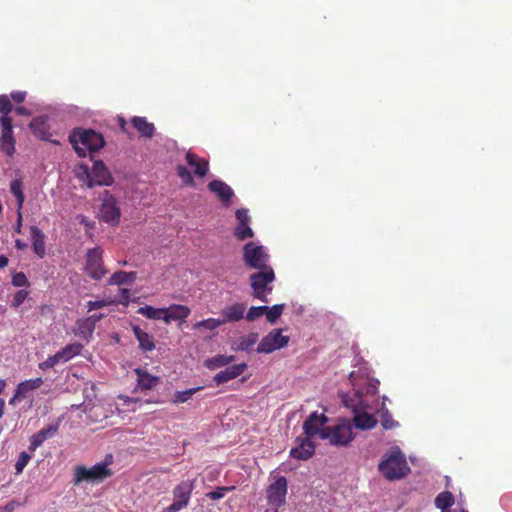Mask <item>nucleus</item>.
I'll use <instances>...</instances> for the list:
<instances>
[{
    "mask_svg": "<svg viewBox=\"0 0 512 512\" xmlns=\"http://www.w3.org/2000/svg\"><path fill=\"white\" fill-rule=\"evenodd\" d=\"M0 151L12 157L15 154L16 140L13 135V120L11 117H0Z\"/></svg>",
    "mask_w": 512,
    "mask_h": 512,
    "instance_id": "9d476101",
    "label": "nucleus"
},
{
    "mask_svg": "<svg viewBox=\"0 0 512 512\" xmlns=\"http://www.w3.org/2000/svg\"><path fill=\"white\" fill-rule=\"evenodd\" d=\"M19 505V502L12 500L8 502L4 507H1L2 512H13Z\"/></svg>",
    "mask_w": 512,
    "mask_h": 512,
    "instance_id": "5fc2aeb1",
    "label": "nucleus"
},
{
    "mask_svg": "<svg viewBox=\"0 0 512 512\" xmlns=\"http://www.w3.org/2000/svg\"><path fill=\"white\" fill-rule=\"evenodd\" d=\"M112 183V177L102 161H96L88 174V187L109 186Z\"/></svg>",
    "mask_w": 512,
    "mask_h": 512,
    "instance_id": "ddd939ff",
    "label": "nucleus"
},
{
    "mask_svg": "<svg viewBox=\"0 0 512 512\" xmlns=\"http://www.w3.org/2000/svg\"><path fill=\"white\" fill-rule=\"evenodd\" d=\"M236 357L234 355H216L211 358H208L204 362V366L209 370H215L224 366L229 365L234 362Z\"/></svg>",
    "mask_w": 512,
    "mask_h": 512,
    "instance_id": "c85d7f7f",
    "label": "nucleus"
},
{
    "mask_svg": "<svg viewBox=\"0 0 512 512\" xmlns=\"http://www.w3.org/2000/svg\"><path fill=\"white\" fill-rule=\"evenodd\" d=\"M246 306L243 303H234L230 306H226L221 311L222 321L224 324L229 322H237L244 317Z\"/></svg>",
    "mask_w": 512,
    "mask_h": 512,
    "instance_id": "412c9836",
    "label": "nucleus"
},
{
    "mask_svg": "<svg viewBox=\"0 0 512 512\" xmlns=\"http://www.w3.org/2000/svg\"><path fill=\"white\" fill-rule=\"evenodd\" d=\"M354 394L356 396L355 400H349L348 396L343 398V403L346 407L351 408L354 412V424L357 428L362 430H369L376 426L377 420L375 417L368 413H359V409L362 407L363 400L362 395L359 391L354 390Z\"/></svg>",
    "mask_w": 512,
    "mask_h": 512,
    "instance_id": "423d86ee",
    "label": "nucleus"
},
{
    "mask_svg": "<svg viewBox=\"0 0 512 512\" xmlns=\"http://www.w3.org/2000/svg\"><path fill=\"white\" fill-rule=\"evenodd\" d=\"M135 374L137 376V386L141 390H151L160 382V378L158 376H154L141 368L135 369Z\"/></svg>",
    "mask_w": 512,
    "mask_h": 512,
    "instance_id": "b1692460",
    "label": "nucleus"
},
{
    "mask_svg": "<svg viewBox=\"0 0 512 512\" xmlns=\"http://www.w3.org/2000/svg\"><path fill=\"white\" fill-rule=\"evenodd\" d=\"M247 369L246 363H240L227 367L225 370L217 373L213 380L217 385L226 383L240 376Z\"/></svg>",
    "mask_w": 512,
    "mask_h": 512,
    "instance_id": "6ab92c4d",
    "label": "nucleus"
},
{
    "mask_svg": "<svg viewBox=\"0 0 512 512\" xmlns=\"http://www.w3.org/2000/svg\"><path fill=\"white\" fill-rule=\"evenodd\" d=\"M327 439L330 444L335 446H346L353 440L351 426L346 423L338 424L333 428L329 427Z\"/></svg>",
    "mask_w": 512,
    "mask_h": 512,
    "instance_id": "f8f14e48",
    "label": "nucleus"
},
{
    "mask_svg": "<svg viewBox=\"0 0 512 512\" xmlns=\"http://www.w3.org/2000/svg\"><path fill=\"white\" fill-rule=\"evenodd\" d=\"M11 98L16 102V103H22L25 101V98H26V92H23V91H16V92H12L11 93Z\"/></svg>",
    "mask_w": 512,
    "mask_h": 512,
    "instance_id": "864d4df0",
    "label": "nucleus"
},
{
    "mask_svg": "<svg viewBox=\"0 0 512 512\" xmlns=\"http://www.w3.org/2000/svg\"><path fill=\"white\" fill-rule=\"evenodd\" d=\"M10 192L15 196L17 200V210H21L25 200L23 193V183L21 179H15L10 184Z\"/></svg>",
    "mask_w": 512,
    "mask_h": 512,
    "instance_id": "f704fd0d",
    "label": "nucleus"
},
{
    "mask_svg": "<svg viewBox=\"0 0 512 512\" xmlns=\"http://www.w3.org/2000/svg\"><path fill=\"white\" fill-rule=\"evenodd\" d=\"M99 217L101 221L106 222L111 226L119 224L121 212L113 197L103 201L100 207Z\"/></svg>",
    "mask_w": 512,
    "mask_h": 512,
    "instance_id": "4468645a",
    "label": "nucleus"
},
{
    "mask_svg": "<svg viewBox=\"0 0 512 512\" xmlns=\"http://www.w3.org/2000/svg\"><path fill=\"white\" fill-rule=\"evenodd\" d=\"M284 310L283 304H277L272 307H267L265 310L266 319L270 323H275L276 320L281 316Z\"/></svg>",
    "mask_w": 512,
    "mask_h": 512,
    "instance_id": "58836bf2",
    "label": "nucleus"
},
{
    "mask_svg": "<svg viewBox=\"0 0 512 512\" xmlns=\"http://www.w3.org/2000/svg\"><path fill=\"white\" fill-rule=\"evenodd\" d=\"M176 172L179 178L183 181L185 185L193 186L194 179L190 171L183 165H178L176 167Z\"/></svg>",
    "mask_w": 512,
    "mask_h": 512,
    "instance_id": "a19ab883",
    "label": "nucleus"
},
{
    "mask_svg": "<svg viewBox=\"0 0 512 512\" xmlns=\"http://www.w3.org/2000/svg\"><path fill=\"white\" fill-rule=\"evenodd\" d=\"M125 125H126L125 120L124 119H120V126H121L123 131L125 130Z\"/></svg>",
    "mask_w": 512,
    "mask_h": 512,
    "instance_id": "338daca9",
    "label": "nucleus"
},
{
    "mask_svg": "<svg viewBox=\"0 0 512 512\" xmlns=\"http://www.w3.org/2000/svg\"><path fill=\"white\" fill-rule=\"evenodd\" d=\"M258 338V333L255 332H251L247 335L241 336L237 339V347L235 349L238 351L250 352L253 350V347L257 343Z\"/></svg>",
    "mask_w": 512,
    "mask_h": 512,
    "instance_id": "7c9ffc66",
    "label": "nucleus"
},
{
    "mask_svg": "<svg viewBox=\"0 0 512 512\" xmlns=\"http://www.w3.org/2000/svg\"><path fill=\"white\" fill-rule=\"evenodd\" d=\"M30 234H31L32 249H33L34 253L39 258H44L46 255L44 233L37 226H31Z\"/></svg>",
    "mask_w": 512,
    "mask_h": 512,
    "instance_id": "5701e85b",
    "label": "nucleus"
},
{
    "mask_svg": "<svg viewBox=\"0 0 512 512\" xmlns=\"http://www.w3.org/2000/svg\"><path fill=\"white\" fill-rule=\"evenodd\" d=\"M454 495L449 491L441 492L435 498V506L438 509L445 510L454 504Z\"/></svg>",
    "mask_w": 512,
    "mask_h": 512,
    "instance_id": "c9c22d12",
    "label": "nucleus"
},
{
    "mask_svg": "<svg viewBox=\"0 0 512 512\" xmlns=\"http://www.w3.org/2000/svg\"><path fill=\"white\" fill-rule=\"evenodd\" d=\"M12 284L15 287H23V286H28L29 282H28L26 275L23 272H18L13 275Z\"/></svg>",
    "mask_w": 512,
    "mask_h": 512,
    "instance_id": "8fccbe9b",
    "label": "nucleus"
},
{
    "mask_svg": "<svg viewBox=\"0 0 512 512\" xmlns=\"http://www.w3.org/2000/svg\"><path fill=\"white\" fill-rule=\"evenodd\" d=\"M288 490L287 479L284 476L278 477L272 484L267 488V501L269 504L275 506L278 509L286 502V495Z\"/></svg>",
    "mask_w": 512,
    "mask_h": 512,
    "instance_id": "9b49d317",
    "label": "nucleus"
},
{
    "mask_svg": "<svg viewBox=\"0 0 512 512\" xmlns=\"http://www.w3.org/2000/svg\"><path fill=\"white\" fill-rule=\"evenodd\" d=\"M265 310H267V306H253L248 310L246 319L248 321H254L257 318L261 317L263 314H265Z\"/></svg>",
    "mask_w": 512,
    "mask_h": 512,
    "instance_id": "49530a36",
    "label": "nucleus"
},
{
    "mask_svg": "<svg viewBox=\"0 0 512 512\" xmlns=\"http://www.w3.org/2000/svg\"><path fill=\"white\" fill-rule=\"evenodd\" d=\"M8 258L5 255H0V269L5 268L8 265Z\"/></svg>",
    "mask_w": 512,
    "mask_h": 512,
    "instance_id": "680f3d73",
    "label": "nucleus"
},
{
    "mask_svg": "<svg viewBox=\"0 0 512 512\" xmlns=\"http://www.w3.org/2000/svg\"><path fill=\"white\" fill-rule=\"evenodd\" d=\"M95 328L96 327L93 325L92 320L87 318L80 319L76 322L75 334L89 342Z\"/></svg>",
    "mask_w": 512,
    "mask_h": 512,
    "instance_id": "c756f323",
    "label": "nucleus"
},
{
    "mask_svg": "<svg viewBox=\"0 0 512 512\" xmlns=\"http://www.w3.org/2000/svg\"><path fill=\"white\" fill-rule=\"evenodd\" d=\"M199 390H201V387L191 388L184 391H177L172 398V402L175 404L185 403Z\"/></svg>",
    "mask_w": 512,
    "mask_h": 512,
    "instance_id": "4c0bfd02",
    "label": "nucleus"
},
{
    "mask_svg": "<svg viewBox=\"0 0 512 512\" xmlns=\"http://www.w3.org/2000/svg\"><path fill=\"white\" fill-rule=\"evenodd\" d=\"M61 363L57 354L49 356L45 361L39 363V368L41 370H48Z\"/></svg>",
    "mask_w": 512,
    "mask_h": 512,
    "instance_id": "09e8293b",
    "label": "nucleus"
},
{
    "mask_svg": "<svg viewBox=\"0 0 512 512\" xmlns=\"http://www.w3.org/2000/svg\"><path fill=\"white\" fill-rule=\"evenodd\" d=\"M275 280V273L272 267L258 270L249 277L253 296L262 302H268L267 296L271 294L273 287L271 283Z\"/></svg>",
    "mask_w": 512,
    "mask_h": 512,
    "instance_id": "20e7f679",
    "label": "nucleus"
},
{
    "mask_svg": "<svg viewBox=\"0 0 512 512\" xmlns=\"http://www.w3.org/2000/svg\"><path fill=\"white\" fill-rule=\"evenodd\" d=\"M103 316V314H94L86 318L92 320L93 325L96 327L97 322L100 321L103 318Z\"/></svg>",
    "mask_w": 512,
    "mask_h": 512,
    "instance_id": "13d9d810",
    "label": "nucleus"
},
{
    "mask_svg": "<svg viewBox=\"0 0 512 512\" xmlns=\"http://www.w3.org/2000/svg\"><path fill=\"white\" fill-rule=\"evenodd\" d=\"M21 221H22L21 210L20 211L18 210V220H17V226H16V232H18V233L21 232Z\"/></svg>",
    "mask_w": 512,
    "mask_h": 512,
    "instance_id": "e2e57ef3",
    "label": "nucleus"
},
{
    "mask_svg": "<svg viewBox=\"0 0 512 512\" xmlns=\"http://www.w3.org/2000/svg\"><path fill=\"white\" fill-rule=\"evenodd\" d=\"M131 123L141 136L146 138H152L154 136V124L148 122L145 117L135 116L132 118Z\"/></svg>",
    "mask_w": 512,
    "mask_h": 512,
    "instance_id": "bb28decb",
    "label": "nucleus"
},
{
    "mask_svg": "<svg viewBox=\"0 0 512 512\" xmlns=\"http://www.w3.org/2000/svg\"><path fill=\"white\" fill-rule=\"evenodd\" d=\"M121 295H122L123 299L129 300V298H130V291L128 289H126V288H122L121 289Z\"/></svg>",
    "mask_w": 512,
    "mask_h": 512,
    "instance_id": "0e129e2a",
    "label": "nucleus"
},
{
    "mask_svg": "<svg viewBox=\"0 0 512 512\" xmlns=\"http://www.w3.org/2000/svg\"><path fill=\"white\" fill-rule=\"evenodd\" d=\"M289 337L282 334L281 329H273L259 342L256 351L269 354L287 346Z\"/></svg>",
    "mask_w": 512,
    "mask_h": 512,
    "instance_id": "1a4fd4ad",
    "label": "nucleus"
},
{
    "mask_svg": "<svg viewBox=\"0 0 512 512\" xmlns=\"http://www.w3.org/2000/svg\"><path fill=\"white\" fill-rule=\"evenodd\" d=\"M164 311L163 321L165 324H170L172 321L185 320L191 313L188 306L181 304H172L169 307H164Z\"/></svg>",
    "mask_w": 512,
    "mask_h": 512,
    "instance_id": "a211bd4d",
    "label": "nucleus"
},
{
    "mask_svg": "<svg viewBox=\"0 0 512 512\" xmlns=\"http://www.w3.org/2000/svg\"><path fill=\"white\" fill-rule=\"evenodd\" d=\"M194 482V480L182 481L173 489L174 502H177L182 508H186L189 504Z\"/></svg>",
    "mask_w": 512,
    "mask_h": 512,
    "instance_id": "dca6fc26",
    "label": "nucleus"
},
{
    "mask_svg": "<svg viewBox=\"0 0 512 512\" xmlns=\"http://www.w3.org/2000/svg\"><path fill=\"white\" fill-rule=\"evenodd\" d=\"M112 456L109 455L105 462L96 463L91 468L78 465L74 468L73 484L79 485L82 482L100 483L113 475L112 469L108 467Z\"/></svg>",
    "mask_w": 512,
    "mask_h": 512,
    "instance_id": "7ed1b4c3",
    "label": "nucleus"
},
{
    "mask_svg": "<svg viewBox=\"0 0 512 512\" xmlns=\"http://www.w3.org/2000/svg\"><path fill=\"white\" fill-rule=\"evenodd\" d=\"M208 189L215 193L225 206L230 204L231 199L234 196L232 188L222 180H212L208 184Z\"/></svg>",
    "mask_w": 512,
    "mask_h": 512,
    "instance_id": "f3484780",
    "label": "nucleus"
},
{
    "mask_svg": "<svg viewBox=\"0 0 512 512\" xmlns=\"http://www.w3.org/2000/svg\"><path fill=\"white\" fill-rule=\"evenodd\" d=\"M182 509L183 508L181 507V505H179L177 502L173 501V503L171 505L164 508L163 512H178Z\"/></svg>",
    "mask_w": 512,
    "mask_h": 512,
    "instance_id": "6e6d98bb",
    "label": "nucleus"
},
{
    "mask_svg": "<svg viewBox=\"0 0 512 512\" xmlns=\"http://www.w3.org/2000/svg\"><path fill=\"white\" fill-rule=\"evenodd\" d=\"M185 158L188 165L194 168V174L197 177L203 178L207 175L209 171V163L206 159L200 158L192 152H187Z\"/></svg>",
    "mask_w": 512,
    "mask_h": 512,
    "instance_id": "4be33fe9",
    "label": "nucleus"
},
{
    "mask_svg": "<svg viewBox=\"0 0 512 512\" xmlns=\"http://www.w3.org/2000/svg\"><path fill=\"white\" fill-rule=\"evenodd\" d=\"M133 334L139 342V348L144 352H150L155 349V342L153 337L146 331L142 330L139 326L132 327Z\"/></svg>",
    "mask_w": 512,
    "mask_h": 512,
    "instance_id": "a878e982",
    "label": "nucleus"
},
{
    "mask_svg": "<svg viewBox=\"0 0 512 512\" xmlns=\"http://www.w3.org/2000/svg\"><path fill=\"white\" fill-rule=\"evenodd\" d=\"M83 349V345L80 343H71L63 347L56 354L61 363L70 361L75 356H78Z\"/></svg>",
    "mask_w": 512,
    "mask_h": 512,
    "instance_id": "cd10ccee",
    "label": "nucleus"
},
{
    "mask_svg": "<svg viewBox=\"0 0 512 512\" xmlns=\"http://www.w3.org/2000/svg\"><path fill=\"white\" fill-rule=\"evenodd\" d=\"M378 470L389 481L402 479L410 473L406 457L398 447L383 455Z\"/></svg>",
    "mask_w": 512,
    "mask_h": 512,
    "instance_id": "f257e3e1",
    "label": "nucleus"
},
{
    "mask_svg": "<svg viewBox=\"0 0 512 512\" xmlns=\"http://www.w3.org/2000/svg\"><path fill=\"white\" fill-rule=\"evenodd\" d=\"M29 292L27 290H19L14 294L13 300L11 302V306L14 308H18L28 297Z\"/></svg>",
    "mask_w": 512,
    "mask_h": 512,
    "instance_id": "de8ad7c7",
    "label": "nucleus"
},
{
    "mask_svg": "<svg viewBox=\"0 0 512 512\" xmlns=\"http://www.w3.org/2000/svg\"><path fill=\"white\" fill-rule=\"evenodd\" d=\"M24 399L21 395H18V391L15 390L13 397L9 400L10 405H15L16 401Z\"/></svg>",
    "mask_w": 512,
    "mask_h": 512,
    "instance_id": "bf43d9fd",
    "label": "nucleus"
},
{
    "mask_svg": "<svg viewBox=\"0 0 512 512\" xmlns=\"http://www.w3.org/2000/svg\"><path fill=\"white\" fill-rule=\"evenodd\" d=\"M328 417L324 413L312 412L303 423V432L305 436L314 438L318 436L320 439L328 437Z\"/></svg>",
    "mask_w": 512,
    "mask_h": 512,
    "instance_id": "0eeeda50",
    "label": "nucleus"
},
{
    "mask_svg": "<svg viewBox=\"0 0 512 512\" xmlns=\"http://www.w3.org/2000/svg\"><path fill=\"white\" fill-rule=\"evenodd\" d=\"M109 304H110V302L105 301V300L88 301L87 307H88V311H92L95 309H101Z\"/></svg>",
    "mask_w": 512,
    "mask_h": 512,
    "instance_id": "603ef678",
    "label": "nucleus"
},
{
    "mask_svg": "<svg viewBox=\"0 0 512 512\" xmlns=\"http://www.w3.org/2000/svg\"><path fill=\"white\" fill-rule=\"evenodd\" d=\"M460 512H468V511H467V510H465V509H461V511H460Z\"/></svg>",
    "mask_w": 512,
    "mask_h": 512,
    "instance_id": "774afa93",
    "label": "nucleus"
},
{
    "mask_svg": "<svg viewBox=\"0 0 512 512\" xmlns=\"http://www.w3.org/2000/svg\"><path fill=\"white\" fill-rule=\"evenodd\" d=\"M236 219L238 223H249L250 222V216L249 211L246 208H240L235 213Z\"/></svg>",
    "mask_w": 512,
    "mask_h": 512,
    "instance_id": "3c124183",
    "label": "nucleus"
},
{
    "mask_svg": "<svg viewBox=\"0 0 512 512\" xmlns=\"http://www.w3.org/2000/svg\"><path fill=\"white\" fill-rule=\"evenodd\" d=\"M381 424L384 429L389 430L395 428L398 423L393 419L388 410H385L381 415Z\"/></svg>",
    "mask_w": 512,
    "mask_h": 512,
    "instance_id": "a18cd8bd",
    "label": "nucleus"
},
{
    "mask_svg": "<svg viewBox=\"0 0 512 512\" xmlns=\"http://www.w3.org/2000/svg\"><path fill=\"white\" fill-rule=\"evenodd\" d=\"M15 247L18 249V250H24L25 248H27V243L23 242L22 240L20 239H17L15 241Z\"/></svg>",
    "mask_w": 512,
    "mask_h": 512,
    "instance_id": "052dcab7",
    "label": "nucleus"
},
{
    "mask_svg": "<svg viewBox=\"0 0 512 512\" xmlns=\"http://www.w3.org/2000/svg\"><path fill=\"white\" fill-rule=\"evenodd\" d=\"M297 446L290 450V456L297 460L306 461L315 453V445L311 437L305 436L296 438Z\"/></svg>",
    "mask_w": 512,
    "mask_h": 512,
    "instance_id": "2eb2a0df",
    "label": "nucleus"
},
{
    "mask_svg": "<svg viewBox=\"0 0 512 512\" xmlns=\"http://www.w3.org/2000/svg\"><path fill=\"white\" fill-rule=\"evenodd\" d=\"M31 459V455L26 452H21L16 463H15V470L16 474H20L23 472L24 468L27 466Z\"/></svg>",
    "mask_w": 512,
    "mask_h": 512,
    "instance_id": "c03bdc74",
    "label": "nucleus"
},
{
    "mask_svg": "<svg viewBox=\"0 0 512 512\" xmlns=\"http://www.w3.org/2000/svg\"><path fill=\"white\" fill-rule=\"evenodd\" d=\"M6 387V381L3 379H0V394L4 391Z\"/></svg>",
    "mask_w": 512,
    "mask_h": 512,
    "instance_id": "69168bd1",
    "label": "nucleus"
},
{
    "mask_svg": "<svg viewBox=\"0 0 512 512\" xmlns=\"http://www.w3.org/2000/svg\"><path fill=\"white\" fill-rule=\"evenodd\" d=\"M137 273L134 271H118L112 274L108 283L110 285H122L128 282H133L136 279Z\"/></svg>",
    "mask_w": 512,
    "mask_h": 512,
    "instance_id": "473e14b6",
    "label": "nucleus"
},
{
    "mask_svg": "<svg viewBox=\"0 0 512 512\" xmlns=\"http://www.w3.org/2000/svg\"><path fill=\"white\" fill-rule=\"evenodd\" d=\"M164 308H155L150 305H145L140 307L137 311L138 314L145 316L148 319L152 320H162L164 317Z\"/></svg>",
    "mask_w": 512,
    "mask_h": 512,
    "instance_id": "72a5a7b5",
    "label": "nucleus"
},
{
    "mask_svg": "<svg viewBox=\"0 0 512 512\" xmlns=\"http://www.w3.org/2000/svg\"><path fill=\"white\" fill-rule=\"evenodd\" d=\"M69 141L80 157H85L87 152H97L104 145V137L102 134L94 130H74L70 136Z\"/></svg>",
    "mask_w": 512,
    "mask_h": 512,
    "instance_id": "f03ea898",
    "label": "nucleus"
},
{
    "mask_svg": "<svg viewBox=\"0 0 512 512\" xmlns=\"http://www.w3.org/2000/svg\"><path fill=\"white\" fill-rule=\"evenodd\" d=\"M103 251L99 247L89 249L86 253L85 273L93 280H100L106 274L102 259Z\"/></svg>",
    "mask_w": 512,
    "mask_h": 512,
    "instance_id": "6e6552de",
    "label": "nucleus"
},
{
    "mask_svg": "<svg viewBox=\"0 0 512 512\" xmlns=\"http://www.w3.org/2000/svg\"><path fill=\"white\" fill-rule=\"evenodd\" d=\"M46 116H38L31 120L29 127L37 138L45 141H51V133L49 131V126L47 124Z\"/></svg>",
    "mask_w": 512,
    "mask_h": 512,
    "instance_id": "aec40b11",
    "label": "nucleus"
},
{
    "mask_svg": "<svg viewBox=\"0 0 512 512\" xmlns=\"http://www.w3.org/2000/svg\"><path fill=\"white\" fill-rule=\"evenodd\" d=\"M44 383L41 377H37L35 379H29L22 381L18 384L16 390L18 391V395H21L23 398L27 397V394L35 389H38Z\"/></svg>",
    "mask_w": 512,
    "mask_h": 512,
    "instance_id": "2f4dec72",
    "label": "nucleus"
},
{
    "mask_svg": "<svg viewBox=\"0 0 512 512\" xmlns=\"http://www.w3.org/2000/svg\"><path fill=\"white\" fill-rule=\"evenodd\" d=\"M233 235L237 238V240L244 241L246 239L253 238L254 232L249 226V223H238L234 228Z\"/></svg>",
    "mask_w": 512,
    "mask_h": 512,
    "instance_id": "e433bc0d",
    "label": "nucleus"
},
{
    "mask_svg": "<svg viewBox=\"0 0 512 512\" xmlns=\"http://www.w3.org/2000/svg\"><path fill=\"white\" fill-rule=\"evenodd\" d=\"M17 115L30 116L31 111L24 106H18L14 109Z\"/></svg>",
    "mask_w": 512,
    "mask_h": 512,
    "instance_id": "4d7b16f0",
    "label": "nucleus"
},
{
    "mask_svg": "<svg viewBox=\"0 0 512 512\" xmlns=\"http://www.w3.org/2000/svg\"><path fill=\"white\" fill-rule=\"evenodd\" d=\"M234 486H223L217 487L215 490L206 494V496L211 500H219L225 496L226 493L234 490Z\"/></svg>",
    "mask_w": 512,
    "mask_h": 512,
    "instance_id": "79ce46f5",
    "label": "nucleus"
},
{
    "mask_svg": "<svg viewBox=\"0 0 512 512\" xmlns=\"http://www.w3.org/2000/svg\"><path fill=\"white\" fill-rule=\"evenodd\" d=\"M224 325V321H222V318H218V319H215V318H209V319H205V320H202L200 322H197L195 325H194V328H200V327H203L207 330H215L216 328L220 327Z\"/></svg>",
    "mask_w": 512,
    "mask_h": 512,
    "instance_id": "ea45409f",
    "label": "nucleus"
},
{
    "mask_svg": "<svg viewBox=\"0 0 512 512\" xmlns=\"http://www.w3.org/2000/svg\"><path fill=\"white\" fill-rule=\"evenodd\" d=\"M57 429H58L57 426L50 425V426L42 428L37 433L33 434L30 437L29 450L35 451L39 446L42 445V443L46 439L52 437L56 433Z\"/></svg>",
    "mask_w": 512,
    "mask_h": 512,
    "instance_id": "393cba45",
    "label": "nucleus"
},
{
    "mask_svg": "<svg viewBox=\"0 0 512 512\" xmlns=\"http://www.w3.org/2000/svg\"><path fill=\"white\" fill-rule=\"evenodd\" d=\"M243 261L248 268L264 269L270 267L268 265L269 255L265 248L254 242H248L243 247Z\"/></svg>",
    "mask_w": 512,
    "mask_h": 512,
    "instance_id": "39448f33",
    "label": "nucleus"
},
{
    "mask_svg": "<svg viewBox=\"0 0 512 512\" xmlns=\"http://www.w3.org/2000/svg\"><path fill=\"white\" fill-rule=\"evenodd\" d=\"M13 111V105L11 103L10 98L3 94L0 95V113H2V116L10 117L9 113Z\"/></svg>",
    "mask_w": 512,
    "mask_h": 512,
    "instance_id": "37998d69",
    "label": "nucleus"
}]
</instances>
